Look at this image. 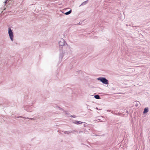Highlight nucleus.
Listing matches in <instances>:
<instances>
[{"instance_id": "5", "label": "nucleus", "mask_w": 150, "mask_h": 150, "mask_svg": "<svg viewBox=\"0 0 150 150\" xmlns=\"http://www.w3.org/2000/svg\"><path fill=\"white\" fill-rule=\"evenodd\" d=\"M148 109L146 108H145L144 109L143 113H146V112H148Z\"/></svg>"}, {"instance_id": "3", "label": "nucleus", "mask_w": 150, "mask_h": 150, "mask_svg": "<svg viewBox=\"0 0 150 150\" xmlns=\"http://www.w3.org/2000/svg\"><path fill=\"white\" fill-rule=\"evenodd\" d=\"M59 45L60 46H62L64 45V40L63 39L62 40V41H60L59 42Z\"/></svg>"}, {"instance_id": "2", "label": "nucleus", "mask_w": 150, "mask_h": 150, "mask_svg": "<svg viewBox=\"0 0 150 150\" xmlns=\"http://www.w3.org/2000/svg\"><path fill=\"white\" fill-rule=\"evenodd\" d=\"M98 80H100V81L102 82L103 83L107 84L108 83V80L106 79L105 78H98Z\"/></svg>"}, {"instance_id": "4", "label": "nucleus", "mask_w": 150, "mask_h": 150, "mask_svg": "<svg viewBox=\"0 0 150 150\" xmlns=\"http://www.w3.org/2000/svg\"><path fill=\"white\" fill-rule=\"evenodd\" d=\"M82 122L81 121H76L74 122V123L76 124H81L82 123Z\"/></svg>"}, {"instance_id": "1", "label": "nucleus", "mask_w": 150, "mask_h": 150, "mask_svg": "<svg viewBox=\"0 0 150 150\" xmlns=\"http://www.w3.org/2000/svg\"><path fill=\"white\" fill-rule=\"evenodd\" d=\"M8 33L11 40L12 41H13V33L11 29L10 28H8Z\"/></svg>"}, {"instance_id": "6", "label": "nucleus", "mask_w": 150, "mask_h": 150, "mask_svg": "<svg viewBox=\"0 0 150 150\" xmlns=\"http://www.w3.org/2000/svg\"><path fill=\"white\" fill-rule=\"evenodd\" d=\"M71 12V10H70L69 11L65 13V15H68L70 14Z\"/></svg>"}, {"instance_id": "7", "label": "nucleus", "mask_w": 150, "mask_h": 150, "mask_svg": "<svg viewBox=\"0 0 150 150\" xmlns=\"http://www.w3.org/2000/svg\"><path fill=\"white\" fill-rule=\"evenodd\" d=\"M95 98L97 99H99L100 98L99 96L98 95H96L94 96Z\"/></svg>"}]
</instances>
